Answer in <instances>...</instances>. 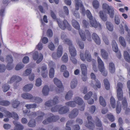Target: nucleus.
I'll list each match as a JSON object with an SVG mask.
<instances>
[{"label": "nucleus", "instance_id": "f257e3e1", "mask_svg": "<svg viewBox=\"0 0 130 130\" xmlns=\"http://www.w3.org/2000/svg\"><path fill=\"white\" fill-rule=\"evenodd\" d=\"M72 24L73 26L76 29L79 30V32L83 40L85 41L86 38L89 41H91V38L90 32L88 30H86L85 32L82 30H79L80 26L78 22L75 20L72 21Z\"/></svg>", "mask_w": 130, "mask_h": 130}, {"label": "nucleus", "instance_id": "f03ea898", "mask_svg": "<svg viewBox=\"0 0 130 130\" xmlns=\"http://www.w3.org/2000/svg\"><path fill=\"white\" fill-rule=\"evenodd\" d=\"M86 14L87 17L90 20V22L91 25L94 27L95 28H97L98 27L100 28H101V24L98 23L95 18H92V16L90 11L87 10L86 11Z\"/></svg>", "mask_w": 130, "mask_h": 130}, {"label": "nucleus", "instance_id": "7ed1b4c3", "mask_svg": "<svg viewBox=\"0 0 130 130\" xmlns=\"http://www.w3.org/2000/svg\"><path fill=\"white\" fill-rule=\"evenodd\" d=\"M103 9L104 12L108 13L111 18L114 17V8L111 6H109L106 3L103 4Z\"/></svg>", "mask_w": 130, "mask_h": 130}, {"label": "nucleus", "instance_id": "20e7f679", "mask_svg": "<svg viewBox=\"0 0 130 130\" xmlns=\"http://www.w3.org/2000/svg\"><path fill=\"white\" fill-rule=\"evenodd\" d=\"M57 21L59 27L62 29L64 30L66 28L69 31L71 30V25L68 23L66 20H64L62 24V21H61L59 19H57Z\"/></svg>", "mask_w": 130, "mask_h": 130}, {"label": "nucleus", "instance_id": "39448f33", "mask_svg": "<svg viewBox=\"0 0 130 130\" xmlns=\"http://www.w3.org/2000/svg\"><path fill=\"white\" fill-rule=\"evenodd\" d=\"M50 117L44 120L42 123L44 124H47L49 123L55 122L58 120L59 119V117L58 115H54L52 113H50Z\"/></svg>", "mask_w": 130, "mask_h": 130}, {"label": "nucleus", "instance_id": "423d86ee", "mask_svg": "<svg viewBox=\"0 0 130 130\" xmlns=\"http://www.w3.org/2000/svg\"><path fill=\"white\" fill-rule=\"evenodd\" d=\"M66 44L69 46V52L71 56H75L76 55V52L75 48L73 46L71 41L69 39H66L65 40Z\"/></svg>", "mask_w": 130, "mask_h": 130}, {"label": "nucleus", "instance_id": "0eeeda50", "mask_svg": "<svg viewBox=\"0 0 130 130\" xmlns=\"http://www.w3.org/2000/svg\"><path fill=\"white\" fill-rule=\"evenodd\" d=\"M54 82L57 87L56 89V92L58 93L62 92L63 91L64 88L61 81L58 78H55L54 79Z\"/></svg>", "mask_w": 130, "mask_h": 130}, {"label": "nucleus", "instance_id": "6e6552de", "mask_svg": "<svg viewBox=\"0 0 130 130\" xmlns=\"http://www.w3.org/2000/svg\"><path fill=\"white\" fill-rule=\"evenodd\" d=\"M97 60L100 71L102 73L103 75L104 76H106L107 74V71L105 70L104 71V67L103 62L100 58L99 56L98 57Z\"/></svg>", "mask_w": 130, "mask_h": 130}, {"label": "nucleus", "instance_id": "1a4fd4ad", "mask_svg": "<svg viewBox=\"0 0 130 130\" xmlns=\"http://www.w3.org/2000/svg\"><path fill=\"white\" fill-rule=\"evenodd\" d=\"M122 84L120 83H118L117 86V96L119 101L121 100L123 98V91L122 88Z\"/></svg>", "mask_w": 130, "mask_h": 130}, {"label": "nucleus", "instance_id": "9d476101", "mask_svg": "<svg viewBox=\"0 0 130 130\" xmlns=\"http://www.w3.org/2000/svg\"><path fill=\"white\" fill-rule=\"evenodd\" d=\"M75 101L76 104H77L81 106L82 107L80 108L79 109L81 111H84V109L85 104L84 103V102L83 99L79 97H76L74 99Z\"/></svg>", "mask_w": 130, "mask_h": 130}, {"label": "nucleus", "instance_id": "9b49d317", "mask_svg": "<svg viewBox=\"0 0 130 130\" xmlns=\"http://www.w3.org/2000/svg\"><path fill=\"white\" fill-rule=\"evenodd\" d=\"M6 60L8 62L6 67L7 69L9 70H12L14 67L12 64L13 61L12 57L11 55H8L7 56Z\"/></svg>", "mask_w": 130, "mask_h": 130}, {"label": "nucleus", "instance_id": "f8f14e48", "mask_svg": "<svg viewBox=\"0 0 130 130\" xmlns=\"http://www.w3.org/2000/svg\"><path fill=\"white\" fill-rule=\"evenodd\" d=\"M32 57L33 59L35 60L37 59L36 63H39L42 60L43 56L41 53L38 54L37 51L34 52L33 54Z\"/></svg>", "mask_w": 130, "mask_h": 130}, {"label": "nucleus", "instance_id": "ddd939ff", "mask_svg": "<svg viewBox=\"0 0 130 130\" xmlns=\"http://www.w3.org/2000/svg\"><path fill=\"white\" fill-rule=\"evenodd\" d=\"M75 3L76 9L78 10L79 9V7H80L82 11V13L84 14L85 13V10L81 0H75Z\"/></svg>", "mask_w": 130, "mask_h": 130}, {"label": "nucleus", "instance_id": "4468645a", "mask_svg": "<svg viewBox=\"0 0 130 130\" xmlns=\"http://www.w3.org/2000/svg\"><path fill=\"white\" fill-rule=\"evenodd\" d=\"M22 79V78L18 76L13 75L10 79L8 80V84H11L14 81L18 83Z\"/></svg>", "mask_w": 130, "mask_h": 130}, {"label": "nucleus", "instance_id": "2eb2a0df", "mask_svg": "<svg viewBox=\"0 0 130 130\" xmlns=\"http://www.w3.org/2000/svg\"><path fill=\"white\" fill-rule=\"evenodd\" d=\"M78 113V110L77 108H75L73 109L69 114V117L70 119H74L77 116Z\"/></svg>", "mask_w": 130, "mask_h": 130}, {"label": "nucleus", "instance_id": "dca6fc26", "mask_svg": "<svg viewBox=\"0 0 130 130\" xmlns=\"http://www.w3.org/2000/svg\"><path fill=\"white\" fill-rule=\"evenodd\" d=\"M69 111V108L66 106L60 107L58 110L59 113L61 115L65 114Z\"/></svg>", "mask_w": 130, "mask_h": 130}, {"label": "nucleus", "instance_id": "f3484780", "mask_svg": "<svg viewBox=\"0 0 130 130\" xmlns=\"http://www.w3.org/2000/svg\"><path fill=\"white\" fill-rule=\"evenodd\" d=\"M13 123L15 125L14 128L15 130H23V129L24 126L20 123L16 121H14Z\"/></svg>", "mask_w": 130, "mask_h": 130}, {"label": "nucleus", "instance_id": "a211bd4d", "mask_svg": "<svg viewBox=\"0 0 130 130\" xmlns=\"http://www.w3.org/2000/svg\"><path fill=\"white\" fill-rule=\"evenodd\" d=\"M22 97L23 99L27 100H32L34 97L30 93H25L22 94Z\"/></svg>", "mask_w": 130, "mask_h": 130}, {"label": "nucleus", "instance_id": "6ab92c4d", "mask_svg": "<svg viewBox=\"0 0 130 130\" xmlns=\"http://www.w3.org/2000/svg\"><path fill=\"white\" fill-rule=\"evenodd\" d=\"M92 37L96 44L99 45L100 44V39L99 36L96 33H93L92 34Z\"/></svg>", "mask_w": 130, "mask_h": 130}, {"label": "nucleus", "instance_id": "aec40b11", "mask_svg": "<svg viewBox=\"0 0 130 130\" xmlns=\"http://www.w3.org/2000/svg\"><path fill=\"white\" fill-rule=\"evenodd\" d=\"M91 77L92 79L95 80L96 82V86L98 88H100L101 87V84L100 82L98 80H96L95 76L94 74L92 73L91 74Z\"/></svg>", "mask_w": 130, "mask_h": 130}, {"label": "nucleus", "instance_id": "412c9836", "mask_svg": "<svg viewBox=\"0 0 130 130\" xmlns=\"http://www.w3.org/2000/svg\"><path fill=\"white\" fill-rule=\"evenodd\" d=\"M33 87V85L31 84H29L25 85L23 88L24 91L28 92L31 90Z\"/></svg>", "mask_w": 130, "mask_h": 130}, {"label": "nucleus", "instance_id": "4be33fe9", "mask_svg": "<svg viewBox=\"0 0 130 130\" xmlns=\"http://www.w3.org/2000/svg\"><path fill=\"white\" fill-rule=\"evenodd\" d=\"M62 47L61 45H59L58 46L57 51V57L60 58L62 55Z\"/></svg>", "mask_w": 130, "mask_h": 130}, {"label": "nucleus", "instance_id": "5701e85b", "mask_svg": "<svg viewBox=\"0 0 130 130\" xmlns=\"http://www.w3.org/2000/svg\"><path fill=\"white\" fill-rule=\"evenodd\" d=\"M49 91V89L48 86L46 85L43 87L42 90V92L44 95L46 96L48 94Z\"/></svg>", "mask_w": 130, "mask_h": 130}, {"label": "nucleus", "instance_id": "b1692460", "mask_svg": "<svg viewBox=\"0 0 130 130\" xmlns=\"http://www.w3.org/2000/svg\"><path fill=\"white\" fill-rule=\"evenodd\" d=\"M99 16L102 20L104 21H106L107 19L106 14H104L103 11H100L99 12Z\"/></svg>", "mask_w": 130, "mask_h": 130}, {"label": "nucleus", "instance_id": "393cba45", "mask_svg": "<svg viewBox=\"0 0 130 130\" xmlns=\"http://www.w3.org/2000/svg\"><path fill=\"white\" fill-rule=\"evenodd\" d=\"M112 45L113 51L115 52H117L118 51V48L117 44L114 40L112 41Z\"/></svg>", "mask_w": 130, "mask_h": 130}, {"label": "nucleus", "instance_id": "a878e982", "mask_svg": "<svg viewBox=\"0 0 130 130\" xmlns=\"http://www.w3.org/2000/svg\"><path fill=\"white\" fill-rule=\"evenodd\" d=\"M40 113H39L38 116L36 118V121L37 122L41 121L43 120V117L45 115V113L42 111H40Z\"/></svg>", "mask_w": 130, "mask_h": 130}, {"label": "nucleus", "instance_id": "bb28decb", "mask_svg": "<svg viewBox=\"0 0 130 130\" xmlns=\"http://www.w3.org/2000/svg\"><path fill=\"white\" fill-rule=\"evenodd\" d=\"M109 69L110 72L112 73H113L115 71V65L112 62L109 64Z\"/></svg>", "mask_w": 130, "mask_h": 130}, {"label": "nucleus", "instance_id": "cd10ccee", "mask_svg": "<svg viewBox=\"0 0 130 130\" xmlns=\"http://www.w3.org/2000/svg\"><path fill=\"white\" fill-rule=\"evenodd\" d=\"M123 54L125 60L128 62H130V57L128 52L126 51H124Z\"/></svg>", "mask_w": 130, "mask_h": 130}, {"label": "nucleus", "instance_id": "c85d7f7f", "mask_svg": "<svg viewBox=\"0 0 130 130\" xmlns=\"http://www.w3.org/2000/svg\"><path fill=\"white\" fill-rule=\"evenodd\" d=\"M101 55L103 58L105 59L108 58V54L103 49H101Z\"/></svg>", "mask_w": 130, "mask_h": 130}, {"label": "nucleus", "instance_id": "c756f323", "mask_svg": "<svg viewBox=\"0 0 130 130\" xmlns=\"http://www.w3.org/2000/svg\"><path fill=\"white\" fill-rule=\"evenodd\" d=\"M65 104L67 106L71 107H74L76 105L74 100L67 102L65 103Z\"/></svg>", "mask_w": 130, "mask_h": 130}, {"label": "nucleus", "instance_id": "7c9ffc66", "mask_svg": "<svg viewBox=\"0 0 130 130\" xmlns=\"http://www.w3.org/2000/svg\"><path fill=\"white\" fill-rule=\"evenodd\" d=\"M107 28L110 31H112L113 30V26L111 23L109 22H107L106 23Z\"/></svg>", "mask_w": 130, "mask_h": 130}, {"label": "nucleus", "instance_id": "2f4dec72", "mask_svg": "<svg viewBox=\"0 0 130 130\" xmlns=\"http://www.w3.org/2000/svg\"><path fill=\"white\" fill-rule=\"evenodd\" d=\"M73 95V92L71 91H69L66 95V99L67 100H70L72 98Z\"/></svg>", "mask_w": 130, "mask_h": 130}, {"label": "nucleus", "instance_id": "473e14b6", "mask_svg": "<svg viewBox=\"0 0 130 130\" xmlns=\"http://www.w3.org/2000/svg\"><path fill=\"white\" fill-rule=\"evenodd\" d=\"M85 55L87 60L88 62H90L91 60V57L89 52L86 50L85 52Z\"/></svg>", "mask_w": 130, "mask_h": 130}, {"label": "nucleus", "instance_id": "72a5a7b5", "mask_svg": "<svg viewBox=\"0 0 130 130\" xmlns=\"http://www.w3.org/2000/svg\"><path fill=\"white\" fill-rule=\"evenodd\" d=\"M28 126L30 127H35L36 126V122L35 120H30L28 123Z\"/></svg>", "mask_w": 130, "mask_h": 130}, {"label": "nucleus", "instance_id": "f704fd0d", "mask_svg": "<svg viewBox=\"0 0 130 130\" xmlns=\"http://www.w3.org/2000/svg\"><path fill=\"white\" fill-rule=\"evenodd\" d=\"M124 28L125 30L127 32L128 37L127 40L130 43V29H128V27L126 24L125 25Z\"/></svg>", "mask_w": 130, "mask_h": 130}, {"label": "nucleus", "instance_id": "c9c22d12", "mask_svg": "<svg viewBox=\"0 0 130 130\" xmlns=\"http://www.w3.org/2000/svg\"><path fill=\"white\" fill-rule=\"evenodd\" d=\"M119 41L120 43L122 45L123 47L126 46V43L124 38L122 36H120L119 38Z\"/></svg>", "mask_w": 130, "mask_h": 130}, {"label": "nucleus", "instance_id": "e433bc0d", "mask_svg": "<svg viewBox=\"0 0 130 130\" xmlns=\"http://www.w3.org/2000/svg\"><path fill=\"white\" fill-rule=\"evenodd\" d=\"M12 106L14 108H17L20 104V102L18 100H13L12 102Z\"/></svg>", "mask_w": 130, "mask_h": 130}, {"label": "nucleus", "instance_id": "4c0bfd02", "mask_svg": "<svg viewBox=\"0 0 130 130\" xmlns=\"http://www.w3.org/2000/svg\"><path fill=\"white\" fill-rule=\"evenodd\" d=\"M37 105L36 103H34L31 104H27L25 105V106L28 109H30L36 108Z\"/></svg>", "mask_w": 130, "mask_h": 130}, {"label": "nucleus", "instance_id": "58836bf2", "mask_svg": "<svg viewBox=\"0 0 130 130\" xmlns=\"http://www.w3.org/2000/svg\"><path fill=\"white\" fill-rule=\"evenodd\" d=\"M92 5L95 9H97L99 7V2L97 0H94L92 3Z\"/></svg>", "mask_w": 130, "mask_h": 130}, {"label": "nucleus", "instance_id": "ea45409f", "mask_svg": "<svg viewBox=\"0 0 130 130\" xmlns=\"http://www.w3.org/2000/svg\"><path fill=\"white\" fill-rule=\"evenodd\" d=\"M104 83L105 89L107 90H109L110 88V84L108 80L105 79L104 80Z\"/></svg>", "mask_w": 130, "mask_h": 130}, {"label": "nucleus", "instance_id": "a19ab883", "mask_svg": "<svg viewBox=\"0 0 130 130\" xmlns=\"http://www.w3.org/2000/svg\"><path fill=\"white\" fill-rule=\"evenodd\" d=\"M80 67L82 71V73H87V68L85 64H81L80 65Z\"/></svg>", "mask_w": 130, "mask_h": 130}, {"label": "nucleus", "instance_id": "79ce46f5", "mask_svg": "<svg viewBox=\"0 0 130 130\" xmlns=\"http://www.w3.org/2000/svg\"><path fill=\"white\" fill-rule=\"evenodd\" d=\"M42 100L40 98L38 97L34 96L32 99V101L33 102H35L36 103H39L42 102Z\"/></svg>", "mask_w": 130, "mask_h": 130}, {"label": "nucleus", "instance_id": "37998d69", "mask_svg": "<svg viewBox=\"0 0 130 130\" xmlns=\"http://www.w3.org/2000/svg\"><path fill=\"white\" fill-rule=\"evenodd\" d=\"M117 113L119 114L121 110V104L119 101H117L116 107Z\"/></svg>", "mask_w": 130, "mask_h": 130}, {"label": "nucleus", "instance_id": "c03bdc74", "mask_svg": "<svg viewBox=\"0 0 130 130\" xmlns=\"http://www.w3.org/2000/svg\"><path fill=\"white\" fill-rule=\"evenodd\" d=\"M77 81L76 79H74L72 81L71 83V87L72 89L74 88L76 86Z\"/></svg>", "mask_w": 130, "mask_h": 130}, {"label": "nucleus", "instance_id": "a18cd8bd", "mask_svg": "<svg viewBox=\"0 0 130 130\" xmlns=\"http://www.w3.org/2000/svg\"><path fill=\"white\" fill-rule=\"evenodd\" d=\"M99 101L100 104L104 107L106 106V104L105 100L102 96H101L100 97Z\"/></svg>", "mask_w": 130, "mask_h": 130}, {"label": "nucleus", "instance_id": "49530a36", "mask_svg": "<svg viewBox=\"0 0 130 130\" xmlns=\"http://www.w3.org/2000/svg\"><path fill=\"white\" fill-rule=\"evenodd\" d=\"M24 67V65L23 63H20L16 66L15 69L16 70H19L22 69Z\"/></svg>", "mask_w": 130, "mask_h": 130}, {"label": "nucleus", "instance_id": "de8ad7c7", "mask_svg": "<svg viewBox=\"0 0 130 130\" xmlns=\"http://www.w3.org/2000/svg\"><path fill=\"white\" fill-rule=\"evenodd\" d=\"M110 102L111 106L112 108H115V100L113 97H111L110 99Z\"/></svg>", "mask_w": 130, "mask_h": 130}, {"label": "nucleus", "instance_id": "09e8293b", "mask_svg": "<svg viewBox=\"0 0 130 130\" xmlns=\"http://www.w3.org/2000/svg\"><path fill=\"white\" fill-rule=\"evenodd\" d=\"M10 104V102L7 100H3L0 102V105L3 106H8Z\"/></svg>", "mask_w": 130, "mask_h": 130}, {"label": "nucleus", "instance_id": "8fccbe9b", "mask_svg": "<svg viewBox=\"0 0 130 130\" xmlns=\"http://www.w3.org/2000/svg\"><path fill=\"white\" fill-rule=\"evenodd\" d=\"M54 73L55 71L54 69L53 68H51L49 72V76L50 78H52L54 77Z\"/></svg>", "mask_w": 130, "mask_h": 130}, {"label": "nucleus", "instance_id": "3c124183", "mask_svg": "<svg viewBox=\"0 0 130 130\" xmlns=\"http://www.w3.org/2000/svg\"><path fill=\"white\" fill-rule=\"evenodd\" d=\"M60 107V105H57L52 107L51 110L52 112H55L58 111V110Z\"/></svg>", "mask_w": 130, "mask_h": 130}, {"label": "nucleus", "instance_id": "603ef678", "mask_svg": "<svg viewBox=\"0 0 130 130\" xmlns=\"http://www.w3.org/2000/svg\"><path fill=\"white\" fill-rule=\"evenodd\" d=\"M92 95V92L91 91L89 92L84 96V99L85 100H87L90 98Z\"/></svg>", "mask_w": 130, "mask_h": 130}, {"label": "nucleus", "instance_id": "864d4df0", "mask_svg": "<svg viewBox=\"0 0 130 130\" xmlns=\"http://www.w3.org/2000/svg\"><path fill=\"white\" fill-rule=\"evenodd\" d=\"M62 60L63 62H67L68 60V55L66 53H65L63 55L62 58Z\"/></svg>", "mask_w": 130, "mask_h": 130}, {"label": "nucleus", "instance_id": "5fc2aeb1", "mask_svg": "<svg viewBox=\"0 0 130 130\" xmlns=\"http://www.w3.org/2000/svg\"><path fill=\"white\" fill-rule=\"evenodd\" d=\"M42 80L41 78H37L36 81L35 85L37 87H39L41 85Z\"/></svg>", "mask_w": 130, "mask_h": 130}, {"label": "nucleus", "instance_id": "6e6d98bb", "mask_svg": "<svg viewBox=\"0 0 130 130\" xmlns=\"http://www.w3.org/2000/svg\"><path fill=\"white\" fill-rule=\"evenodd\" d=\"M106 117L111 122H112L114 120V116L112 115L107 114L106 116Z\"/></svg>", "mask_w": 130, "mask_h": 130}, {"label": "nucleus", "instance_id": "4d7b16f0", "mask_svg": "<svg viewBox=\"0 0 130 130\" xmlns=\"http://www.w3.org/2000/svg\"><path fill=\"white\" fill-rule=\"evenodd\" d=\"M115 23L117 25H118L120 24V20L118 15H115Z\"/></svg>", "mask_w": 130, "mask_h": 130}, {"label": "nucleus", "instance_id": "13d9d810", "mask_svg": "<svg viewBox=\"0 0 130 130\" xmlns=\"http://www.w3.org/2000/svg\"><path fill=\"white\" fill-rule=\"evenodd\" d=\"M40 112V111H37L32 112L30 113V116L31 118H34L37 115H38Z\"/></svg>", "mask_w": 130, "mask_h": 130}, {"label": "nucleus", "instance_id": "bf43d9fd", "mask_svg": "<svg viewBox=\"0 0 130 130\" xmlns=\"http://www.w3.org/2000/svg\"><path fill=\"white\" fill-rule=\"evenodd\" d=\"M77 44L81 49H83L84 47V44L83 42L80 41H76Z\"/></svg>", "mask_w": 130, "mask_h": 130}, {"label": "nucleus", "instance_id": "052dcab7", "mask_svg": "<svg viewBox=\"0 0 130 130\" xmlns=\"http://www.w3.org/2000/svg\"><path fill=\"white\" fill-rule=\"evenodd\" d=\"M2 88L4 92H7L10 88V86L9 85L4 84L3 85Z\"/></svg>", "mask_w": 130, "mask_h": 130}, {"label": "nucleus", "instance_id": "680f3d73", "mask_svg": "<svg viewBox=\"0 0 130 130\" xmlns=\"http://www.w3.org/2000/svg\"><path fill=\"white\" fill-rule=\"evenodd\" d=\"M96 120V126H97L101 127L102 126V124L100 120L97 117Z\"/></svg>", "mask_w": 130, "mask_h": 130}, {"label": "nucleus", "instance_id": "e2e57ef3", "mask_svg": "<svg viewBox=\"0 0 130 130\" xmlns=\"http://www.w3.org/2000/svg\"><path fill=\"white\" fill-rule=\"evenodd\" d=\"M122 105H123V108L125 109L126 108L127 106V103L126 100L125 99H124L122 101Z\"/></svg>", "mask_w": 130, "mask_h": 130}, {"label": "nucleus", "instance_id": "0e129e2a", "mask_svg": "<svg viewBox=\"0 0 130 130\" xmlns=\"http://www.w3.org/2000/svg\"><path fill=\"white\" fill-rule=\"evenodd\" d=\"M51 100L52 101V102L53 105L56 104L58 102V97L57 96L55 97L53 100Z\"/></svg>", "mask_w": 130, "mask_h": 130}, {"label": "nucleus", "instance_id": "69168bd1", "mask_svg": "<svg viewBox=\"0 0 130 130\" xmlns=\"http://www.w3.org/2000/svg\"><path fill=\"white\" fill-rule=\"evenodd\" d=\"M6 69L5 65L4 64H0V72H4Z\"/></svg>", "mask_w": 130, "mask_h": 130}, {"label": "nucleus", "instance_id": "338daca9", "mask_svg": "<svg viewBox=\"0 0 130 130\" xmlns=\"http://www.w3.org/2000/svg\"><path fill=\"white\" fill-rule=\"evenodd\" d=\"M45 105L46 106L48 107H50L53 105L52 102V101L50 100L46 102L45 103Z\"/></svg>", "mask_w": 130, "mask_h": 130}, {"label": "nucleus", "instance_id": "774afa93", "mask_svg": "<svg viewBox=\"0 0 130 130\" xmlns=\"http://www.w3.org/2000/svg\"><path fill=\"white\" fill-rule=\"evenodd\" d=\"M48 47L52 51L54 50L55 49L54 45L52 42L50 43L48 45Z\"/></svg>", "mask_w": 130, "mask_h": 130}]
</instances>
